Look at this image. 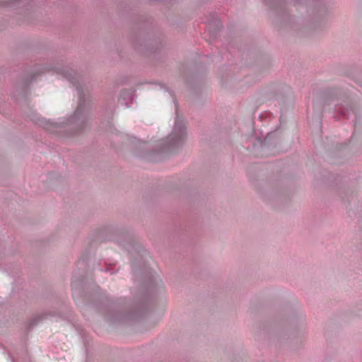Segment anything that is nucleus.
<instances>
[{
  "instance_id": "nucleus-1",
  "label": "nucleus",
  "mask_w": 362,
  "mask_h": 362,
  "mask_svg": "<svg viewBox=\"0 0 362 362\" xmlns=\"http://www.w3.org/2000/svg\"><path fill=\"white\" fill-rule=\"evenodd\" d=\"M80 109H81V107L79 106V107H78V109L76 110V112H75V114H76V115H77V114H78V113H79V112H80Z\"/></svg>"
}]
</instances>
